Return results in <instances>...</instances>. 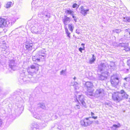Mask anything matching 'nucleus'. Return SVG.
Segmentation results:
<instances>
[{
    "label": "nucleus",
    "mask_w": 130,
    "mask_h": 130,
    "mask_svg": "<svg viewBox=\"0 0 130 130\" xmlns=\"http://www.w3.org/2000/svg\"><path fill=\"white\" fill-rule=\"evenodd\" d=\"M91 118H92L93 119H97L98 117L97 116H93V115H94V113L93 112H91Z\"/></svg>",
    "instance_id": "nucleus-18"
},
{
    "label": "nucleus",
    "mask_w": 130,
    "mask_h": 130,
    "mask_svg": "<svg viewBox=\"0 0 130 130\" xmlns=\"http://www.w3.org/2000/svg\"><path fill=\"white\" fill-rule=\"evenodd\" d=\"M127 64L130 68V60H128L127 61Z\"/></svg>",
    "instance_id": "nucleus-22"
},
{
    "label": "nucleus",
    "mask_w": 130,
    "mask_h": 130,
    "mask_svg": "<svg viewBox=\"0 0 130 130\" xmlns=\"http://www.w3.org/2000/svg\"><path fill=\"white\" fill-rule=\"evenodd\" d=\"M80 13L81 14L84 16H85L87 14V11H89V9H87L86 10L84 9V8L83 6H81L80 8Z\"/></svg>",
    "instance_id": "nucleus-7"
},
{
    "label": "nucleus",
    "mask_w": 130,
    "mask_h": 130,
    "mask_svg": "<svg viewBox=\"0 0 130 130\" xmlns=\"http://www.w3.org/2000/svg\"><path fill=\"white\" fill-rule=\"evenodd\" d=\"M76 106L77 107H77V108H78V109H79V106L78 105H76Z\"/></svg>",
    "instance_id": "nucleus-28"
},
{
    "label": "nucleus",
    "mask_w": 130,
    "mask_h": 130,
    "mask_svg": "<svg viewBox=\"0 0 130 130\" xmlns=\"http://www.w3.org/2000/svg\"><path fill=\"white\" fill-rule=\"evenodd\" d=\"M110 82L112 87L117 88L119 85L120 82L119 78L115 75H112L110 77Z\"/></svg>",
    "instance_id": "nucleus-2"
},
{
    "label": "nucleus",
    "mask_w": 130,
    "mask_h": 130,
    "mask_svg": "<svg viewBox=\"0 0 130 130\" xmlns=\"http://www.w3.org/2000/svg\"><path fill=\"white\" fill-rule=\"evenodd\" d=\"M92 56V59L90 60V62L91 63H92L95 60V58L94 57V55H93Z\"/></svg>",
    "instance_id": "nucleus-17"
},
{
    "label": "nucleus",
    "mask_w": 130,
    "mask_h": 130,
    "mask_svg": "<svg viewBox=\"0 0 130 130\" xmlns=\"http://www.w3.org/2000/svg\"><path fill=\"white\" fill-rule=\"evenodd\" d=\"M128 95L123 89L119 91L114 92L112 94V98L115 101L119 102L124 99L128 98Z\"/></svg>",
    "instance_id": "nucleus-1"
},
{
    "label": "nucleus",
    "mask_w": 130,
    "mask_h": 130,
    "mask_svg": "<svg viewBox=\"0 0 130 130\" xmlns=\"http://www.w3.org/2000/svg\"><path fill=\"white\" fill-rule=\"evenodd\" d=\"M25 47L27 50L28 51H31L34 48L33 43H32L27 42L25 45Z\"/></svg>",
    "instance_id": "nucleus-6"
},
{
    "label": "nucleus",
    "mask_w": 130,
    "mask_h": 130,
    "mask_svg": "<svg viewBox=\"0 0 130 130\" xmlns=\"http://www.w3.org/2000/svg\"><path fill=\"white\" fill-rule=\"evenodd\" d=\"M70 21V18L69 17H66L63 20V22L64 24L65 25H67V21Z\"/></svg>",
    "instance_id": "nucleus-11"
},
{
    "label": "nucleus",
    "mask_w": 130,
    "mask_h": 130,
    "mask_svg": "<svg viewBox=\"0 0 130 130\" xmlns=\"http://www.w3.org/2000/svg\"><path fill=\"white\" fill-rule=\"evenodd\" d=\"M81 45L83 46V48H84V45H85V44H84V43H82V44Z\"/></svg>",
    "instance_id": "nucleus-25"
},
{
    "label": "nucleus",
    "mask_w": 130,
    "mask_h": 130,
    "mask_svg": "<svg viewBox=\"0 0 130 130\" xmlns=\"http://www.w3.org/2000/svg\"><path fill=\"white\" fill-rule=\"evenodd\" d=\"M85 86L88 89L92 88L93 86V84L92 83L87 82H86L85 84Z\"/></svg>",
    "instance_id": "nucleus-8"
},
{
    "label": "nucleus",
    "mask_w": 130,
    "mask_h": 130,
    "mask_svg": "<svg viewBox=\"0 0 130 130\" xmlns=\"http://www.w3.org/2000/svg\"><path fill=\"white\" fill-rule=\"evenodd\" d=\"M104 91V90L102 89H97L96 91V94L97 95H100L103 93Z\"/></svg>",
    "instance_id": "nucleus-9"
},
{
    "label": "nucleus",
    "mask_w": 130,
    "mask_h": 130,
    "mask_svg": "<svg viewBox=\"0 0 130 130\" xmlns=\"http://www.w3.org/2000/svg\"><path fill=\"white\" fill-rule=\"evenodd\" d=\"M78 5L76 3H74L73 4V5H72V7L73 8H75L77 7Z\"/></svg>",
    "instance_id": "nucleus-21"
},
{
    "label": "nucleus",
    "mask_w": 130,
    "mask_h": 130,
    "mask_svg": "<svg viewBox=\"0 0 130 130\" xmlns=\"http://www.w3.org/2000/svg\"><path fill=\"white\" fill-rule=\"evenodd\" d=\"M37 66H35L34 65H32L30 66V68L32 69H36L37 71H38L39 70V66L38 64H36Z\"/></svg>",
    "instance_id": "nucleus-10"
},
{
    "label": "nucleus",
    "mask_w": 130,
    "mask_h": 130,
    "mask_svg": "<svg viewBox=\"0 0 130 130\" xmlns=\"http://www.w3.org/2000/svg\"><path fill=\"white\" fill-rule=\"evenodd\" d=\"M45 54L44 53H41L39 54L36 55L32 57V59L34 61H40V60L44 58L45 56Z\"/></svg>",
    "instance_id": "nucleus-4"
},
{
    "label": "nucleus",
    "mask_w": 130,
    "mask_h": 130,
    "mask_svg": "<svg viewBox=\"0 0 130 130\" xmlns=\"http://www.w3.org/2000/svg\"><path fill=\"white\" fill-rule=\"evenodd\" d=\"M65 31L66 33V34L67 35V36L69 38H70V33L69 32L68 29L67 28H65Z\"/></svg>",
    "instance_id": "nucleus-16"
},
{
    "label": "nucleus",
    "mask_w": 130,
    "mask_h": 130,
    "mask_svg": "<svg viewBox=\"0 0 130 130\" xmlns=\"http://www.w3.org/2000/svg\"><path fill=\"white\" fill-rule=\"evenodd\" d=\"M2 124V121L0 119V125L1 124Z\"/></svg>",
    "instance_id": "nucleus-29"
},
{
    "label": "nucleus",
    "mask_w": 130,
    "mask_h": 130,
    "mask_svg": "<svg viewBox=\"0 0 130 130\" xmlns=\"http://www.w3.org/2000/svg\"><path fill=\"white\" fill-rule=\"evenodd\" d=\"M91 117H89L81 120L80 121L81 124L82 126H86L92 124L94 121L91 119Z\"/></svg>",
    "instance_id": "nucleus-3"
},
{
    "label": "nucleus",
    "mask_w": 130,
    "mask_h": 130,
    "mask_svg": "<svg viewBox=\"0 0 130 130\" xmlns=\"http://www.w3.org/2000/svg\"><path fill=\"white\" fill-rule=\"evenodd\" d=\"M103 65H104V64L102 63V64H100V65L102 67H103Z\"/></svg>",
    "instance_id": "nucleus-26"
},
{
    "label": "nucleus",
    "mask_w": 130,
    "mask_h": 130,
    "mask_svg": "<svg viewBox=\"0 0 130 130\" xmlns=\"http://www.w3.org/2000/svg\"><path fill=\"white\" fill-rule=\"evenodd\" d=\"M66 13L68 14L71 15H73V14L74 13V12L70 10H67L65 11Z\"/></svg>",
    "instance_id": "nucleus-13"
},
{
    "label": "nucleus",
    "mask_w": 130,
    "mask_h": 130,
    "mask_svg": "<svg viewBox=\"0 0 130 130\" xmlns=\"http://www.w3.org/2000/svg\"><path fill=\"white\" fill-rule=\"evenodd\" d=\"M124 50L126 51H130V48L128 46H125Z\"/></svg>",
    "instance_id": "nucleus-19"
},
{
    "label": "nucleus",
    "mask_w": 130,
    "mask_h": 130,
    "mask_svg": "<svg viewBox=\"0 0 130 130\" xmlns=\"http://www.w3.org/2000/svg\"><path fill=\"white\" fill-rule=\"evenodd\" d=\"M7 20L2 17H0V28H3L7 25Z\"/></svg>",
    "instance_id": "nucleus-5"
},
{
    "label": "nucleus",
    "mask_w": 130,
    "mask_h": 130,
    "mask_svg": "<svg viewBox=\"0 0 130 130\" xmlns=\"http://www.w3.org/2000/svg\"><path fill=\"white\" fill-rule=\"evenodd\" d=\"M128 101L130 103V98L129 99Z\"/></svg>",
    "instance_id": "nucleus-30"
},
{
    "label": "nucleus",
    "mask_w": 130,
    "mask_h": 130,
    "mask_svg": "<svg viewBox=\"0 0 130 130\" xmlns=\"http://www.w3.org/2000/svg\"><path fill=\"white\" fill-rule=\"evenodd\" d=\"M84 48H82L81 47H80L79 48V50L81 52H82V51L84 50Z\"/></svg>",
    "instance_id": "nucleus-23"
},
{
    "label": "nucleus",
    "mask_w": 130,
    "mask_h": 130,
    "mask_svg": "<svg viewBox=\"0 0 130 130\" xmlns=\"http://www.w3.org/2000/svg\"><path fill=\"white\" fill-rule=\"evenodd\" d=\"M93 90L92 91V92H93Z\"/></svg>",
    "instance_id": "nucleus-32"
},
{
    "label": "nucleus",
    "mask_w": 130,
    "mask_h": 130,
    "mask_svg": "<svg viewBox=\"0 0 130 130\" xmlns=\"http://www.w3.org/2000/svg\"><path fill=\"white\" fill-rule=\"evenodd\" d=\"M72 15V17L73 18H75V17L74 16L73 14V15Z\"/></svg>",
    "instance_id": "nucleus-27"
},
{
    "label": "nucleus",
    "mask_w": 130,
    "mask_h": 130,
    "mask_svg": "<svg viewBox=\"0 0 130 130\" xmlns=\"http://www.w3.org/2000/svg\"><path fill=\"white\" fill-rule=\"evenodd\" d=\"M120 126V124L119 123L118 124V125L114 124L113 125V126L116 127L118 128Z\"/></svg>",
    "instance_id": "nucleus-20"
},
{
    "label": "nucleus",
    "mask_w": 130,
    "mask_h": 130,
    "mask_svg": "<svg viewBox=\"0 0 130 130\" xmlns=\"http://www.w3.org/2000/svg\"><path fill=\"white\" fill-rule=\"evenodd\" d=\"M80 97L81 96H80L79 99V100L80 101V103L81 104H80V105L81 106H85L86 105V103L83 99H82V100L80 99L79 98H80Z\"/></svg>",
    "instance_id": "nucleus-12"
},
{
    "label": "nucleus",
    "mask_w": 130,
    "mask_h": 130,
    "mask_svg": "<svg viewBox=\"0 0 130 130\" xmlns=\"http://www.w3.org/2000/svg\"><path fill=\"white\" fill-rule=\"evenodd\" d=\"M68 26L70 30L72 32L74 28L72 24H69Z\"/></svg>",
    "instance_id": "nucleus-15"
},
{
    "label": "nucleus",
    "mask_w": 130,
    "mask_h": 130,
    "mask_svg": "<svg viewBox=\"0 0 130 130\" xmlns=\"http://www.w3.org/2000/svg\"><path fill=\"white\" fill-rule=\"evenodd\" d=\"M12 5V3L11 2H8L7 3L6 5V7L7 8L10 7Z\"/></svg>",
    "instance_id": "nucleus-14"
},
{
    "label": "nucleus",
    "mask_w": 130,
    "mask_h": 130,
    "mask_svg": "<svg viewBox=\"0 0 130 130\" xmlns=\"http://www.w3.org/2000/svg\"><path fill=\"white\" fill-rule=\"evenodd\" d=\"M126 20L127 22H130V17L127 18L126 19Z\"/></svg>",
    "instance_id": "nucleus-24"
},
{
    "label": "nucleus",
    "mask_w": 130,
    "mask_h": 130,
    "mask_svg": "<svg viewBox=\"0 0 130 130\" xmlns=\"http://www.w3.org/2000/svg\"><path fill=\"white\" fill-rule=\"evenodd\" d=\"M127 79V78H124V79L125 80H126Z\"/></svg>",
    "instance_id": "nucleus-31"
}]
</instances>
